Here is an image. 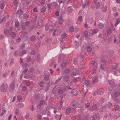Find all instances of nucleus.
I'll list each match as a JSON object with an SVG mask.
<instances>
[{
  "mask_svg": "<svg viewBox=\"0 0 120 120\" xmlns=\"http://www.w3.org/2000/svg\"><path fill=\"white\" fill-rule=\"evenodd\" d=\"M104 91V90L102 88H100L97 91H95L94 92L93 95L95 96L96 94H103Z\"/></svg>",
  "mask_w": 120,
  "mask_h": 120,
  "instance_id": "nucleus-1",
  "label": "nucleus"
},
{
  "mask_svg": "<svg viewBox=\"0 0 120 120\" xmlns=\"http://www.w3.org/2000/svg\"><path fill=\"white\" fill-rule=\"evenodd\" d=\"M8 85L7 84L3 83L2 84L1 87V91L2 92L5 91L7 89Z\"/></svg>",
  "mask_w": 120,
  "mask_h": 120,
  "instance_id": "nucleus-2",
  "label": "nucleus"
},
{
  "mask_svg": "<svg viewBox=\"0 0 120 120\" xmlns=\"http://www.w3.org/2000/svg\"><path fill=\"white\" fill-rule=\"evenodd\" d=\"M72 105L74 107L77 108L78 107L79 105V102L73 100L71 102Z\"/></svg>",
  "mask_w": 120,
  "mask_h": 120,
  "instance_id": "nucleus-3",
  "label": "nucleus"
},
{
  "mask_svg": "<svg viewBox=\"0 0 120 120\" xmlns=\"http://www.w3.org/2000/svg\"><path fill=\"white\" fill-rule=\"evenodd\" d=\"M45 102L43 100H41L40 102V104L39 105H37V107L39 109H41L43 107V106L45 104Z\"/></svg>",
  "mask_w": 120,
  "mask_h": 120,
  "instance_id": "nucleus-4",
  "label": "nucleus"
},
{
  "mask_svg": "<svg viewBox=\"0 0 120 120\" xmlns=\"http://www.w3.org/2000/svg\"><path fill=\"white\" fill-rule=\"evenodd\" d=\"M15 115H16L18 116H21L20 111L18 109H17L15 111Z\"/></svg>",
  "mask_w": 120,
  "mask_h": 120,
  "instance_id": "nucleus-5",
  "label": "nucleus"
},
{
  "mask_svg": "<svg viewBox=\"0 0 120 120\" xmlns=\"http://www.w3.org/2000/svg\"><path fill=\"white\" fill-rule=\"evenodd\" d=\"M88 3L89 1L88 0H86L85 2V4L82 5L83 8H87L89 6Z\"/></svg>",
  "mask_w": 120,
  "mask_h": 120,
  "instance_id": "nucleus-6",
  "label": "nucleus"
},
{
  "mask_svg": "<svg viewBox=\"0 0 120 120\" xmlns=\"http://www.w3.org/2000/svg\"><path fill=\"white\" fill-rule=\"evenodd\" d=\"M71 94L73 96H76L77 95L78 92L76 90H74L71 91Z\"/></svg>",
  "mask_w": 120,
  "mask_h": 120,
  "instance_id": "nucleus-7",
  "label": "nucleus"
},
{
  "mask_svg": "<svg viewBox=\"0 0 120 120\" xmlns=\"http://www.w3.org/2000/svg\"><path fill=\"white\" fill-rule=\"evenodd\" d=\"M17 106L19 108H22L24 107V104L22 102H20L18 104Z\"/></svg>",
  "mask_w": 120,
  "mask_h": 120,
  "instance_id": "nucleus-8",
  "label": "nucleus"
},
{
  "mask_svg": "<svg viewBox=\"0 0 120 120\" xmlns=\"http://www.w3.org/2000/svg\"><path fill=\"white\" fill-rule=\"evenodd\" d=\"M92 108V110L94 111L98 107L97 105L96 104H93L91 107Z\"/></svg>",
  "mask_w": 120,
  "mask_h": 120,
  "instance_id": "nucleus-9",
  "label": "nucleus"
},
{
  "mask_svg": "<svg viewBox=\"0 0 120 120\" xmlns=\"http://www.w3.org/2000/svg\"><path fill=\"white\" fill-rule=\"evenodd\" d=\"M97 27L99 29H102L104 28V25L103 24L101 23H99Z\"/></svg>",
  "mask_w": 120,
  "mask_h": 120,
  "instance_id": "nucleus-10",
  "label": "nucleus"
},
{
  "mask_svg": "<svg viewBox=\"0 0 120 120\" xmlns=\"http://www.w3.org/2000/svg\"><path fill=\"white\" fill-rule=\"evenodd\" d=\"M98 81V78L97 76H96L94 78V79L92 82V84H94L96 82H97Z\"/></svg>",
  "mask_w": 120,
  "mask_h": 120,
  "instance_id": "nucleus-11",
  "label": "nucleus"
},
{
  "mask_svg": "<svg viewBox=\"0 0 120 120\" xmlns=\"http://www.w3.org/2000/svg\"><path fill=\"white\" fill-rule=\"evenodd\" d=\"M67 63V61L65 60L64 61V62L61 65V67L63 68L65 67L66 66Z\"/></svg>",
  "mask_w": 120,
  "mask_h": 120,
  "instance_id": "nucleus-12",
  "label": "nucleus"
},
{
  "mask_svg": "<svg viewBox=\"0 0 120 120\" xmlns=\"http://www.w3.org/2000/svg\"><path fill=\"white\" fill-rule=\"evenodd\" d=\"M71 111V109L70 108H68L66 109V112L67 113L69 114L70 113Z\"/></svg>",
  "mask_w": 120,
  "mask_h": 120,
  "instance_id": "nucleus-13",
  "label": "nucleus"
},
{
  "mask_svg": "<svg viewBox=\"0 0 120 120\" xmlns=\"http://www.w3.org/2000/svg\"><path fill=\"white\" fill-rule=\"evenodd\" d=\"M64 22V20L61 17L60 18V19L59 21V23L60 24H62Z\"/></svg>",
  "mask_w": 120,
  "mask_h": 120,
  "instance_id": "nucleus-14",
  "label": "nucleus"
},
{
  "mask_svg": "<svg viewBox=\"0 0 120 120\" xmlns=\"http://www.w3.org/2000/svg\"><path fill=\"white\" fill-rule=\"evenodd\" d=\"M84 83L86 86L88 85L90 83V81L88 80H86L85 81Z\"/></svg>",
  "mask_w": 120,
  "mask_h": 120,
  "instance_id": "nucleus-15",
  "label": "nucleus"
},
{
  "mask_svg": "<svg viewBox=\"0 0 120 120\" xmlns=\"http://www.w3.org/2000/svg\"><path fill=\"white\" fill-rule=\"evenodd\" d=\"M76 73L73 72L71 74V76L72 78H75V76H76Z\"/></svg>",
  "mask_w": 120,
  "mask_h": 120,
  "instance_id": "nucleus-16",
  "label": "nucleus"
},
{
  "mask_svg": "<svg viewBox=\"0 0 120 120\" xmlns=\"http://www.w3.org/2000/svg\"><path fill=\"white\" fill-rule=\"evenodd\" d=\"M106 108V107H103L100 109V112H104Z\"/></svg>",
  "mask_w": 120,
  "mask_h": 120,
  "instance_id": "nucleus-17",
  "label": "nucleus"
},
{
  "mask_svg": "<svg viewBox=\"0 0 120 120\" xmlns=\"http://www.w3.org/2000/svg\"><path fill=\"white\" fill-rule=\"evenodd\" d=\"M22 13V11L21 10H19L17 12V14H19V15H21Z\"/></svg>",
  "mask_w": 120,
  "mask_h": 120,
  "instance_id": "nucleus-18",
  "label": "nucleus"
},
{
  "mask_svg": "<svg viewBox=\"0 0 120 120\" xmlns=\"http://www.w3.org/2000/svg\"><path fill=\"white\" fill-rule=\"evenodd\" d=\"M64 80L66 81H67L69 79V77L68 76H65L64 77Z\"/></svg>",
  "mask_w": 120,
  "mask_h": 120,
  "instance_id": "nucleus-19",
  "label": "nucleus"
},
{
  "mask_svg": "<svg viewBox=\"0 0 120 120\" xmlns=\"http://www.w3.org/2000/svg\"><path fill=\"white\" fill-rule=\"evenodd\" d=\"M91 64L95 68H96L97 67V63L96 61H93Z\"/></svg>",
  "mask_w": 120,
  "mask_h": 120,
  "instance_id": "nucleus-20",
  "label": "nucleus"
},
{
  "mask_svg": "<svg viewBox=\"0 0 120 120\" xmlns=\"http://www.w3.org/2000/svg\"><path fill=\"white\" fill-rule=\"evenodd\" d=\"M78 59L75 58L73 61V63L75 65L77 63Z\"/></svg>",
  "mask_w": 120,
  "mask_h": 120,
  "instance_id": "nucleus-21",
  "label": "nucleus"
},
{
  "mask_svg": "<svg viewBox=\"0 0 120 120\" xmlns=\"http://www.w3.org/2000/svg\"><path fill=\"white\" fill-rule=\"evenodd\" d=\"M112 104L111 103L109 102L107 105L106 106L109 109H110V108L112 106Z\"/></svg>",
  "mask_w": 120,
  "mask_h": 120,
  "instance_id": "nucleus-22",
  "label": "nucleus"
},
{
  "mask_svg": "<svg viewBox=\"0 0 120 120\" xmlns=\"http://www.w3.org/2000/svg\"><path fill=\"white\" fill-rule=\"evenodd\" d=\"M54 7L56 8H59V6L58 4L56 3H54L53 4Z\"/></svg>",
  "mask_w": 120,
  "mask_h": 120,
  "instance_id": "nucleus-23",
  "label": "nucleus"
},
{
  "mask_svg": "<svg viewBox=\"0 0 120 120\" xmlns=\"http://www.w3.org/2000/svg\"><path fill=\"white\" fill-rule=\"evenodd\" d=\"M64 92V90L63 89H60L58 91V93L60 94H63Z\"/></svg>",
  "mask_w": 120,
  "mask_h": 120,
  "instance_id": "nucleus-24",
  "label": "nucleus"
},
{
  "mask_svg": "<svg viewBox=\"0 0 120 120\" xmlns=\"http://www.w3.org/2000/svg\"><path fill=\"white\" fill-rule=\"evenodd\" d=\"M120 21L119 20V19H117L116 20V21L115 23V26H116L117 25L120 23Z\"/></svg>",
  "mask_w": 120,
  "mask_h": 120,
  "instance_id": "nucleus-25",
  "label": "nucleus"
},
{
  "mask_svg": "<svg viewBox=\"0 0 120 120\" xmlns=\"http://www.w3.org/2000/svg\"><path fill=\"white\" fill-rule=\"evenodd\" d=\"M70 71V70L69 68H68L64 70V72L65 73L67 74Z\"/></svg>",
  "mask_w": 120,
  "mask_h": 120,
  "instance_id": "nucleus-26",
  "label": "nucleus"
},
{
  "mask_svg": "<svg viewBox=\"0 0 120 120\" xmlns=\"http://www.w3.org/2000/svg\"><path fill=\"white\" fill-rule=\"evenodd\" d=\"M84 36L85 37H87L88 35V33L87 31H85L84 32Z\"/></svg>",
  "mask_w": 120,
  "mask_h": 120,
  "instance_id": "nucleus-27",
  "label": "nucleus"
},
{
  "mask_svg": "<svg viewBox=\"0 0 120 120\" xmlns=\"http://www.w3.org/2000/svg\"><path fill=\"white\" fill-rule=\"evenodd\" d=\"M44 83L43 82L41 81L39 85L41 87H44Z\"/></svg>",
  "mask_w": 120,
  "mask_h": 120,
  "instance_id": "nucleus-28",
  "label": "nucleus"
},
{
  "mask_svg": "<svg viewBox=\"0 0 120 120\" xmlns=\"http://www.w3.org/2000/svg\"><path fill=\"white\" fill-rule=\"evenodd\" d=\"M87 51L88 52H90L91 51H92V48L90 46H88V47L87 48Z\"/></svg>",
  "mask_w": 120,
  "mask_h": 120,
  "instance_id": "nucleus-29",
  "label": "nucleus"
},
{
  "mask_svg": "<svg viewBox=\"0 0 120 120\" xmlns=\"http://www.w3.org/2000/svg\"><path fill=\"white\" fill-rule=\"evenodd\" d=\"M114 108L115 110H117L119 109V106L117 105H115L114 107Z\"/></svg>",
  "mask_w": 120,
  "mask_h": 120,
  "instance_id": "nucleus-30",
  "label": "nucleus"
},
{
  "mask_svg": "<svg viewBox=\"0 0 120 120\" xmlns=\"http://www.w3.org/2000/svg\"><path fill=\"white\" fill-rule=\"evenodd\" d=\"M95 15L96 16L98 17L100 16L101 15V13L99 11H97L95 13Z\"/></svg>",
  "mask_w": 120,
  "mask_h": 120,
  "instance_id": "nucleus-31",
  "label": "nucleus"
},
{
  "mask_svg": "<svg viewBox=\"0 0 120 120\" xmlns=\"http://www.w3.org/2000/svg\"><path fill=\"white\" fill-rule=\"evenodd\" d=\"M90 106V103L89 102H87L85 103V107L87 108H88Z\"/></svg>",
  "mask_w": 120,
  "mask_h": 120,
  "instance_id": "nucleus-32",
  "label": "nucleus"
},
{
  "mask_svg": "<svg viewBox=\"0 0 120 120\" xmlns=\"http://www.w3.org/2000/svg\"><path fill=\"white\" fill-rule=\"evenodd\" d=\"M109 84L110 85H112L114 84V82L111 80H109Z\"/></svg>",
  "mask_w": 120,
  "mask_h": 120,
  "instance_id": "nucleus-33",
  "label": "nucleus"
},
{
  "mask_svg": "<svg viewBox=\"0 0 120 120\" xmlns=\"http://www.w3.org/2000/svg\"><path fill=\"white\" fill-rule=\"evenodd\" d=\"M92 117L93 118L92 120H94L97 119V116L96 115H95L93 116Z\"/></svg>",
  "mask_w": 120,
  "mask_h": 120,
  "instance_id": "nucleus-34",
  "label": "nucleus"
},
{
  "mask_svg": "<svg viewBox=\"0 0 120 120\" xmlns=\"http://www.w3.org/2000/svg\"><path fill=\"white\" fill-rule=\"evenodd\" d=\"M69 11L70 12H71L72 11V9L71 6H70L68 7Z\"/></svg>",
  "mask_w": 120,
  "mask_h": 120,
  "instance_id": "nucleus-35",
  "label": "nucleus"
},
{
  "mask_svg": "<svg viewBox=\"0 0 120 120\" xmlns=\"http://www.w3.org/2000/svg\"><path fill=\"white\" fill-rule=\"evenodd\" d=\"M15 85L14 83H12L10 85V88L12 89H14Z\"/></svg>",
  "mask_w": 120,
  "mask_h": 120,
  "instance_id": "nucleus-36",
  "label": "nucleus"
},
{
  "mask_svg": "<svg viewBox=\"0 0 120 120\" xmlns=\"http://www.w3.org/2000/svg\"><path fill=\"white\" fill-rule=\"evenodd\" d=\"M46 10L45 7H43L41 8V11L42 12H44Z\"/></svg>",
  "mask_w": 120,
  "mask_h": 120,
  "instance_id": "nucleus-37",
  "label": "nucleus"
},
{
  "mask_svg": "<svg viewBox=\"0 0 120 120\" xmlns=\"http://www.w3.org/2000/svg\"><path fill=\"white\" fill-rule=\"evenodd\" d=\"M26 52V51L25 50H23L21 51V52L20 55H23L24 54H25Z\"/></svg>",
  "mask_w": 120,
  "mask_h": 120,
  "instance_id": "nucleus-38",
  "label": "nucleus"
},
{
  "mask_svg": "<svg viewBox=\"0 0 120 120\" xmlns=\"http://www.w3.org/2000/svg\"><path fill=\"white\" fill-rule=\"evenodd\" d=\"M9 33V31L7 29L5 30L4 31V34H5L6 35L7 34Z\"/></svg>",
  "mask_w": 120,
  "mask_h": 120,
  "instance_id": "nucleus-39",
  "label": "nucleus"
},
{
  "mask_svg": "<svg viewBox=\"0 0 120 120\" xmlns=\"http://www.w3.org/2000/svg\"><path fill=\"white\" fill-rule=\"evenodd\" d=\"M74 31V29L73 26L71 27L69 29V31L70 32H73Z\"/></svg>",
  "mask_w": 120,
  "mask_h": 120,
  "instance_id": "nucleus-40",
  "label": "nucleus"
},
{
  "mask_svg": "<svg viewBox=\"0 0 120 120\" xmlns=\"http://www.w3.org/2000/svg\"><path fill=\"white\" fill-rule=\"evenodd\" d=\"M79 46V42H77L75 44V47L77 49Z\"/></svg>",
  "mask_w": 120,
  "mask_h": 120,
  "instance_id": "nucleus-41",
  "label": "nucleus"
},
{
  "mask_svg": "<svg viewBox=\"0 0 120 120\" xmlns=\"http://www.w3.org/2000/svg\"><path fill=\"white\" fill-rule=\"evenodd\" d=\"M100 6V4L99 2H98L96 4V8L97 9Z\"/></svg>",
  "mask_w": 120,
  "mask_h": 120,
  "instance_id": "nucleus-42",
  "label": "nucleus"
},
{
  "mask_svg": "<svg viewBox=\"0 0 120 120\" xmlns=\"http://www.w3.org/2000/svg\"><path fill=\"white\" fill-rule=\"evenodd\" d=\"M40 60V56L39 55H38L37 58V61L38 62H39Z\"/></svg>",
  "mask_w": 120,
  "mask_h": 120,
  "instance_id": "nucleus-43",
  "label": "nucleus"
},
{
  "mask_svg": "<svg viewBox=\"0 0 120 120\" xmlns=\"http://www.w3.org/2000/svg\"><path fill=\"white\" fill-rule=\"evenodd\" d=\"M67 36V34L65 33H64L62 35V37L63 39L65 38Z\"/></svg>",
  "mask_w": 120,
  "mask_h": 120,
  "instance_id": "nucleus-44",
  "label": "nucleus"
},
{
  "mask_svg": "<svg viewBox=\"0 0 120 120\" xmlns=\"http://www.w3.org/2000/svg\"><path fill=\"white\" fill-rule=\"evenodd\" d=\"M30 110L32 111H34V108L33 105H31L30 107Z\"/></svg>",
  "mask_w": 120,
  "mask_h": 120,
  "instance_id": "nucleus-45",
  "label": "nucleus"
},
{
  "mask_svg": "<svg viewBox=\"0 0 120 120\" xmlns=\"http://www.w3.org/2000/svg\"><path fill=\"white\" fill-rule=\"evenodd\" d=\"M78 20L79 21L81 22L82 19V16H79L78 18Z\"/></svg>",
  "mask_w": 120,
  "mask_h": 120,
  "instance_id": "nucleus-46",
  "label": "nucleus"
},
{
  "mask_svg": "<svg viewBox=\"0 0 120 120\" xmlns=\"http://www.w3.org/2000/svg\"><path fill=\"white\" fill-rule=\"evenodd\" d=\"M104 64H101V65L100 68L103 70H104L105 69L104 68Z\"/></svg>",
  "mask_w": 120,
  "mask_h": 120,
  "instance_id": "nucleus-47",
  "label": "nucleus"
},
{
  "mask_svg": "<svg viewBox=\"0 0 120 120\" xmlns=\"http://www.w3.org/2000/svg\"><path fill=\"white\" fill-rule=\"evenodd\" d=\"M22 98V97L21 95L18 96L17 97V99L18 101H20Z\"/></svg>",
  "mask_w": 120,
  "mask_h": 120,
  "instance_id": "nucleus-48",
  "label": "nucleus"
},
{
  "mask_svg": "<svg viewBox=\"0 0 120 120\" xmlns=\"http://www.w3.org/2000/svg\"><path fill=\"white\" fill-rule=\"evenodd\" d=\"M45 3V0H41V4L42 5H44Z\"/></svg>",
  "mask_w": 120,
  "mask_h": 120,
  "instance_id": "nucleus-49",
  "label": "nucleus"
},
{
  "mask_svg": "<svg viewBox=\"0 0 120 120\" xmlns=\"http://www.w3.org/2000/svg\"><path fill=\"white\" fill-rule=\"evenodd\" d=\"M27 89V87L26 86H23L22 88V90L24 91H26Z\"/></svg>",
  "mask_w": 120,
  "mask_h": 120,
  "instance_id": "nucleus-50",
  "label": "nucleus"
},
{
  "mask_svg": "<svg viewBox=\"0 0 120 120\" xmlns=\"http://www.w3.org/2000/svg\"><path fill=\"white\" fill-rule=\"evenodd\" d=\"M31 40V41H34L35 39V37L34 36H32L30 38Z\"/></svg>",
  "mask_w": 120,
  "mask_h": 120,
  "instance_id": "nucleus-51",
  "label": "nucleus"
},
{
  "mask_svg": "<svg viewBox=\"0 0 120 120\" xmlns=\"http://www.w3.org/2000/svg\"><path fill=\"white\" fill-rule=\"evenodd\" d=\"M61 117L60 116L58 115H56L55 116L57 120L58 119H60Z\"/></svg>",
  "mask_w": 120,
  "mask_h": 120,
  "instance_id": "nucleus-52",
  "label": "nucleus"
},
{
  "mask_svg": "<svg viewBox=\"0 0 120 120\" xmlns=\"http://www.w3.org/2000/svg\"><path fill=\"white\" fill-rule=\"evenodd\" d=\"M49 77L48 75H46L44 78V79L45 80H47L49 79Z\"/></svg>",
  "mask_w": 120,
  "mask_h": 120,
  "instance_id": "nucleus-53",
  "label": "nucleus"
},
{
  "mask_svg": "<svg viewBox=\"0 0 120 120\" xmlns=\"http://www.w3.org/2000/svg\"><path fill=\"white\" fill-rule=\"evenodd\" d=\"M25 84L26 86H29L30 85V83L29 81H26L25 82Z\"/></svg>",
  "mask_w": 120,
  "mask_h": 120,
  "instance_id": "nucleus-54",
  "label": "nucleus"
},
{
  "mask_svg": "<svg viewBox=\"0 0 120 120\" xmlns=\"http://www.w3.org/2000/svg\"><path fill=\"white\" fill-rule=\"evenodd\" d=\"M107 7L105 6V7L102 10V11L103 12H105L107 10Z\"/></svg>",
  "mask_w": 120,
  "mask_h": 120,
  "instance_id": "nucleus-55",
  "label": "nucleus"
},
{
  "mask_svg": "<svg viewBox=\"0 0 120 120\" xmlns=\"http://www.w3.org/2000/svg\"><path fill=\"white\" fill-rule=\"evenodd\" d=\"M108 33V34H110L112 32V30H111V29L110 28H109L108 29V31H107Z\"/></svg>",
  "mask_w": 120,
  "mask_h": 120,
  "instance_id": "nucleus-56",
  "label": "nucleus"
},
{
  "mask_svg": "<svg viewBox=\"0 0 120 120\" xmlns=\"http://www.w3.org/2000/svg\"><path fill=\"white\" fill-rule=\"evenodd\" d=\"M97 31V30L96 29H94L92 31V33L93 34H95L96 33Z\"/></svg>",
  "mask_w": 120,
  "mask_h": 120,
  "instance_id": "nucleus-57",
  "label": "nucleus"
},
{
  "mask_svg": "<svg viewBox=\"0 0 120 120\" xmlns=\"http://www.w3.org/2000/svg\"><path fill=\"white\" fill-rule=\"evenodd\" d=\"M119 94L117 92H115L114 94V96L115 97H116L118 96Z\"/></svg>",
  "mask_w": 120,
  "mask_h": 120,
  "instance_id": "nucleus-58",
  "label": "nucleus"
},
{
  "mask_svg": "<svg viewBox=\"0 0 120 120\" xmlns=\"http://www.w3.org/2000/svg\"><path fill=\"white\" fill-rule=\"evenodd\" d=\"M4 3H2L1 4L0 8L2 9H3L4 8Z\"/></svg>",
  "mask_w": 120,
  "mask_h": 120,
  "instance_id": "nucleus-59",
  "label": "nucleus"
},
{
  "mask_svg": "<svg viewBox=\"0 0 120 120\" xmlns=\"http://www.w3.org/2000/svg\"><path fill=\"white\" fill-rule=\"evenodd\" d=\"M16 34L14 32H13L11 34V36L13 37H14L15 36Z\"/></svg>",
  "mask_w": 120,
  "mask_h": 120,
  "instance_id": "nucleus-60",
  "label": "nucleus"
},
{
  "mask_svg": "<svg viewBox=\"0 0 120 120\" xmlns=\"http://www.w3.org/2000/svg\"><path fill=\"white\" fill-rule=\"evenodd\" d=\"M45 30H47L49 28V26L48 24H46L45 26Z\"/></svg>",
  "mask_w": 120,
  "mask_h": 120,
  "instance_id": "nucleus-61",
  "label": "nucleus"
},
{
  "mask_svg": "<svg viewBox=\"0 0 120 120\" xmlns=\"http://www.w3.org/2000/svg\"><path fill=\"white\" fill-rule=\"evenodd\" d=\"M6 112V110H2V113L1 114V116H3L4 114V113Z\"/></svg>",
  "mask_w": 120,
  "mask_h": 120,
  "instance_id": "nucleus-62",
  "label": "nucleus"
},
{
  "mask_svg": "<svg viewBox=\"0 0 120 120\" xmlns=\"http://www.w3.org/2000/svg\"><path fill=\"white\" fill-rule=\"evenodd\" d=\"M104 4L103 3L102 4H101L100 8L101 9H102L104 7Z\"/></svg>",
  "mask_w": 120,
  "mask_h": 120,
  "instance_id": "nucleus-63",
  "label": "nucleus"
},
{
  "mask_svg": "<svg viewBox=\"0 0 120 120\" xmlns=\"http://www.w3.org/2000/svg\"><path fill=\"white\" fill-rule=\"evenodd\" d=\"M101 62H102L104 64H105L106 63V61L105 60L102 59L101 60Z\"/></svg>",
  "mask_w": 120,
  "mask_h": 120,
  "instance_id": "nucleus-64",
  "label": "nucleus"
}]
</instances>
